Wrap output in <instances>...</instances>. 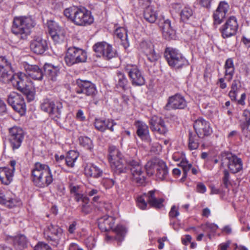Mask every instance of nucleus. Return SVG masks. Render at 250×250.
I'll return each mask as SVG.
<instances>
[{
    "mask_svg": "<svg viewBox=\"0 0 250 250\" xmlns=\"http://www.w3.org/2000/svg\"><path fill=\"white\" fill-rule=\"evenodd\" d=\"M47 25L52 39L56 44H60L65 40V32L63 28L54 21H48Z\"/></svg>",
    "mask_w": 250,
    "mask_h": 250,
    "instance_id": "f8f14e48",
    "label": "nucleus"
},
{
    "mask_svg": "<svg viewBox=\"0 0 250 250\" xmlns=\"http://www.w3.org/2000/svg\"><path fill=\"white\" fill-rule=\"evenodd\" d=\"M171 27H172V26L170 21L168 19H167L164 21L163 25L162 27V32H163V31L168 30Z\"/></svg>",
    "mask_w": 250,
    "mask_h": 250,
    "instance_id": "680f3d73",
    "label": "nucleus"
},
{
    "mask_svg": "<svg viewBox=\"0 0 250 250\" xmlns=\"http://www.w3.org/2000/svg\"><path fill=\"white\" fill-rule=\"evenodd\" d=\"M165 57L168 65L175 69H180L189 65L188 60L178 50L172 47H167Z\"/></svg>",
    "mask_w": 250,
    "mask_h": 250,
    "instance_id": "0eeeda50",
    "label": "nucleus"
},
{
    "mask_svg": "<svg viewBox=\"0 0 250 250\" xmlns=\"http://www.w3.org/2000/svg\"><path fill=\"white\" fill-rule=\"evenodd\" d=\"M24 68L26 74L32 79L36 80L41 81L43 78V72L37 65L26 64Z\"/></svg>",
    "mask_w": 250,
    "mask_h": 250,
    "instance_id": "c85d7f7f",
    "label": "nucleus"
},
{
    "mask_svg": "<svg viewBox=\"0 0 250 250\" xmlns=\"http://www.w3.org/2000/svg\"><path fill=\"white\" fill-rule=\"evenodd\" d=\"M223 183L225 187L226 188L230 185L231 182L230 181L229 173L228 170L225 169L223 171Z\"/></svg>",
    "mask_w": 250,
    "mask_h": 250,
    "instance_id": "3c124183",
    "label": "nucleus"
},
{
    "mask_svg": "<svg viewBox=\"0 0 250 250\" xmlns=\"http://www.w3.org/2000/svg\"><path fill=\"white\" fill-rule=\"evenodd\" d=\"M11 63L4 56H0V81L7 83L9 82L10 77L13 75L11 71Z\"/></svg>",
    "mask_w": 250,
    "mask_h": 250,
    "instance_id": "4be33fe9",
    "label": "nucleus"
},
{
    "mask_svg": "<svg viewBox=\"0 0 250 250\" xmlns=\"http://www.w3.org/2000/svg\"><path fill=\"white\" fill-rule=\"evenodd\" d=\"M18 90L24 94L28 102L34 100L35 91L27 83V78L25 74L21 72L13 74L10 77L9 82Z\"/></svg>",
    "mask_w": 250,
    "mask_h": 250,
    "instance_id": "39448f33",
    "label": "nucleus"
},
{
    "mask_svg": "<svg viewBox=\"0 0 250 250\" xmlns=\"http://www.w3.org/2000/svg\"><path fill=\"white\" fill-rule=\"evenodd\" d=\"M230 245V241H228L225 243H222L219 245L218 250H227Z\"/></svg>",
    "mask_w": 250,
    "mask_h": 250,
    "instance_id": "69168bd1",
    "label": "nucleus"
},
{
    "mask_svg": "<svg viewBox=\"0 0 250 250\" xmlns=\"http://www.w3.org/2000/svg\"><path fill=\"white\" fill-rule=\"evenodd\" d=\"M0 204L9 208L20 206L21 201L10 191L0 192Z\"/></svg>",
    "mask_w": 250,
    "mask_h": 250,
    "instance_id": "5701e85b",
    "label": "nucleus"
},
{
    "mask_svg": "<svg viewBox=\"0 0 250 250\" xmlns=\"http://www.w3.org/2000/svg\"><path fill=\"white\" fill-rule=\"evenodd\" d=\"M163 35L166 40L173 39L175 37V31L172 27L168 30L163 31Z\"/></svg>",
    "mask_w": 250,
    "mask_h": 250,
    "instance_id": "8fccbe9b",
    "label": "nucleus"
},
{
    "mask_svg": "<svg viewBox=\"0 0 250 250\" xmlns=\"http://www.w3.org/2000/svg\"><path fill=\"white\" fill-rule=\"evenodd\" d=\"M115 181L111 178L108 177H104L101 181L102 185L105 189H109L111 188L115 184Z\"/></svg>",
    "mask_w": 250,
    "mask_h": 250,
    "instance_id": "09e8293b",
    "label": "nucleus"
},
{
    "mask_svg": "<svg viewBox=\"0 0 250 250\" xmlns=\"http://www.w3.org/2000/svg\"><path fill=\"white\" fill-rule=\"evenodd\" d=\"M79 142L81 146L88 150L90 152L93 151L94 145L93 141L88 137L81 136L79 138Z\"/></svg>",
    "mask_w": 250,
    "mask_h": 250,
    "instance_id": "c03bdc74",
    "label": "nucleus"
},
{
    "mask_svg": "<svg viewBox=\"0 0 250 250\" xmlns=\"http://www.w3.org/2000/svg\"><path fill=\"white\" fill-rule=\"evenodd\" d=\"M76 118L80 121H83L85 119L83 112L82 110L79 109L76 114Z\"/></svg>",
    "mask_w": 250,
    "mask_h": 250,
    "instance_id": "338daca9",
    "label": "nucleus"
},
{
    "mask_svg": "<svg viewBox=\"0 0 250 250\" xmlns=\"http://www.w3.org/2000/svg\"><path fill=\"white\" fill-rule=\"evenodd\" d=\"M7 102L13 109L23 115L26 111V105L23 97L16 92H11L7 97Z\"/></svg>",
    "mask_w": 250,
    "mask_h": 250,
    "instance_id": "2eb2a0df",
    "label": "nucleus"
},
{
    "mask_svg": "<svg viewBox=\"0 0 250 250\" xmlns=\"http://www.w3.org/2000/svg\"><path fill=\"white\" fill-rule=\"evenodd\" d=\"M55 159H56V162L59 164V166L60 167H62V164L63 163H65V157L64 156V155H61V156H59L58 155H57L56 154L55 156Z\"/></svg>",
    "mask_w": 250,
    "mask_h": 250,
    "instance_id": "052dcab7",
    "label": "nucleus"
},
{
    "mask_svg": "<svg viewBox=\"0 0 250 250\" xmlns=\"http://www.w3.org/2000/svg\"><path fill=\"white\" fill-rule=\"evenodd\" d=\"M115 80L117 86L120 87L124 89L126 88L128 84V81L124 73L120 71L117 72Z\"/></svg>",
    "mask_w": 250,
    "mask_h": 250,
    "instance_id": "79ce46f5",
    "label": "nucleus"
},
{
    "mask_svg": "<svg viewBox=\"0 0 250 250\" xmlns=\"http://www.w3.org/2000/svg\"><path fill=\"white\" fill-rule=\"evenodd\" d=\"M63 14L74 24L79 26L90 25L94 21L93 17L88 11L76 6L66 8L63 11Z\"/></svg>",
    "mask_w": 250,
    "mask_h": 250,
    "instance_id": "20e7f679",
    "label": "nucleus"
},
{
    "mask_svg": "<svg viewBox=\"0 0 250 250\" xmlns=\"http://www.w3.org/2000/svg\"><path fill=\"white\" fill-rule=\"evenodd\" d=\"M115 223L114 219L112 216H104L99 219L98 226L103 231H107L112 229Z\"/></svg>",
    "mask_w": 250,
    "mask_h": 250,
    "instance_id": "7c9ffc66",
    "label": "nucleus"
},
{
    "mask_svg": "<svg viewBox=\"0 0 250 250\" xmlns=\"http://www.w3.org/2000/svg\"><path fill=\"white\" fill-rule=\"evenodd\" d=\"M36 23L30 16L15 17L13 21L11 31L19 39H27Z\"/></svg>",
    "mask_w": 250,
    "mask_h": 250,
    "instance_id": "7ed1b4c3",
    "label": "nucleus"
},
{
    "mask_svg": "<svg viewBox=\"0 0 250 250\" xmlns=\"http://www.w3.org/2000/svg\"><path fill=\"white\" fill-rule=\"evenodd\" d=\"M77 223L76 221L72 222L69 226L68 231L70 234L74 233L77 228Z\"/></svg>",
    "mask_w": 250,
    "mask_h": 250,
    "instance_id": "bf43d9fd",
    "label": "nucleus"
},
{
    "mask_svg": "<svg viewBox=\"0 0 250 250\" xmlns=\"http://www.w3.org/2000/svg\"><path fill=\"white\" fill-rule=\"evenodd\" d=\"M68 250H83L78 244L74 243H71L68 247Z\"/></svg>",
    "mask_w": 250,
    "mask_h": 250,
    "instance_id": "774afa93",
    "label": "nucleus"
},
{
    "mask_svg": "<svg viewBox=\"0 0 250 250\" xmlns=\"http://www.w3.org/2000/svg\"><path fill=\"white\" fill-rule=\"evenodd\" d=\"M193 12L192 8L189 6H184L180 12V17L181 20L186 22L193 15Z\"/></svg>",
    "mask_w": 250,
    "mask_h": 250,
    "instance_id": "49530a36",
    "label": "nucleus"
},
{
    "mask_svg": "<svg viewBox=\"0 0 250 250\" xmlns=\"http://www.w3.org/2000/svg\"><path fill=\"white\" fill-rule=\"evenodd\" d=\"M222 165H226L232 173L240 172L243 169V162L241 158L228 152L221 154Z\"/></svg>",
    "mask_w": 250,
    "mask_h": 250,
    "instance_id": "1a4fd4ad",
    "label": "nucleus"
},
{
    "mask_svg": "<svg viewBox=\"0 0 250 250\" xmlns=\"http://www.w3.org/2000/svg\"><path fill=\"white\" fill-rule=\"evenodd\" d=\"M218 228V226L215 224L207 223L205 225L204 230L208 233L207 235L210 239L211 233L215 232Z\"/></svg>",
    "mask_w": 250,
    "mask_h": 250,
    "instance_id": "de8ad7c7",
    "label": "nucleus"
},
{
    "mask_svg": "<svg viewBox=\"0 0 250 250\" xmlns=\"http://www.w3.org/2000/svg\"><path fill=\"white\" fill-rule=\"evenodd\" d=\"M93 49L97 56L102 57L105 60H110L118 55L117 50L111 44L105 42L96 43L93 46Z\"/></svg>",
    "mask_w": 250,
    "mask_h": 250,
    "instance_id": "9d476101",
    "label": "nucleus"
},
{
    "mask_svg": "<svg viewBox=\"0 0 250 250\" xmlns=\"http://www.w3.org/2000/svg\"><path fill=\"white\" fill-rule=\"evenodd\" d=\"M238 29L237 19L234 16H231L220 27L219 31L223 39L230 38L236 35Z\"/></svg>",
    "mask_w": 250,
    "mask_h": 250,
    "instance_id": "4468645a",
    "label": "nucleus"
},
{
    "mask_svg": "<svg viewBox=\"0 0 250 250\" xmlns=\"http://www.w3.org/2000/svg\"><path fill=\"white\" fill-rule=\"evenodd\" d=\"M117 123L114 120L110 119L103 120L96 119L94 122V126L97 130L101 132H104L106 130H109L111 132L114 131V127Z\"/></svg>",
    "mask_w": 250,
    "mask_h": 250,
    "instance_id": "a878e982",
    "label": "nucleus"
},
{
    "mask_svg": "<svg viewBox=\"0 0 250 250\" xmlns=\"http://www.w3.org/2000/svg\"><path fill=\"white\" fill-rule=\"evenodd\" d=\"M150 128L153 132L165 135L168 132V129L164 121L156 116L151 117L149 120Z\"/></svg>",
    "mask_w": 250,
    "mask_h": 250,
    "instance_id": "393cba45",
    "label": "nucleus"
},
{
    "mask_svg": "<svg viewBox=\"0 0 250 250\" xmlns=\"http://www.w3.org/2000/svg\"><path fill=\"white\" fill-rule=\"evenodd\" d=\"M242 116L244 118V121L241 125L242 132L245 136L250 138V111L248 109H245L243 112Z\"/></svg>",
    "mask_w": 250,
    "mask_h": 250,
    "instance_id": "72a5a7b5",
    "label": "nucleus"
},
{
    "mask_svg": "<svg viewBox=\"0 0 250 250\" xmlns=\"http://www.w3.org/2000/svg\"><path fill=\"white\" fill-rule=\"evenodd\" d=\"M34 250H51V249L48 244L39 242L35 246Z\"/></svg>",
    "mask_w": 250,
    "mask_h": 250,
    "instance_id": "603ef678",
    "label": "nucleus"
},
{
    "mask_svg": "<svg viewBox=\"0 0 250 250\" xmlns=\"http://www.w3.org/2000/svg\"><path fill=\"white\" fill-rule=\"evenodd\" d=\"M103 173V170L94 164H88L84 168V173L88 177L98 178L102 175Z\"/></svg>",
    "mask_w": 250,
    "mask_h": 250,
    "instance_id": "f704fd0d",
    "label": "nucleus"
},
{
    "mask_svg": "<svg viewBox=\"0 0 250 250\" xmlns=\"http://www.w3.org/2000/svg\"><path fill=\"white\" fill-rule=\"evenodd\" d=\"M196 190L199 193H204L207 190V188L203 183H199L197 185Z\"/></svg>",
    "mask_w": 250,
    "mask_h": 250,
    "instance_id": "4d7b16f0",
    "label": "nucleus"
},
{
    "mask_svg": "<svg viewBox=\"0 0 250 250\" xmlns=\"http://www.w3.org/2000/svg\"><path fill=\"white\" fill-rule=\"evenodd\" d=\"M31 177L34 185L40 188L47 187L53 180L49 166L40 162L34 164L31 172Z\"/></svg>",
    "mask_w": 250,
    "mask_h": 250,
    "instance_id": "f03ea898",
    "label": "nucleus"
},
{
    "mask_svg": "<svg viewBox=\"0 0 250 250\" xmlns=\"http://www.w3.org/2000/svg\"><path fill=\"white\" fill-rule=\"evenodd\" d=\"M108 153L111 167L116 173H126L130 170L133 181L139 186L145 184V173L139 160L128 155L123 156L119 150L113 146L109 147Z\"/></svg>",
    "mask_w": 250,
    "mask_h": 250,
    "instance_id": "f257e3e1",
    "label": "nucleus"
},
{
    "mask_svg": "<svg viewBox=\"0 0 250 250\" xmlns=\"http://www.w3.org/2000/svg\"><path fill=\"white\" fill-rule=\"evenodd\" d=\"M135 125L138 136L142 140L149 142L150 138L147 125L145 123L139 121L135 123Z\"/></svg>",
    "mask_w": 250,
    "mask_h": 250,
    "instance_id": "c756f323",
    "label": "nucleus"
},
{
    "mask_svg": "<svg viewBox=\"0 0 250 250\" xmlns=\"http://www.w3.org/2000/svg\"><path fill=\"white\" fill-rule=\"evenodd\" d=\"M13 245L16 249L22 250L27 247V240L23 235H19L13 238Z\"/></svg>",
    "mask_w": 250,
    "mask_h": 250,
    "instance_id": "e433bc0d",
    "label": "nucleus"
},
{
    "mask_svg": "<svg viewBox=\"0 0 250 250\" xmlns=\"http://www.w3.org/2000/svg\"><path fill=\"white\" fill-rule=\"evenodd\" d=\"M146 169L149 175H152L156 171L157 178L161 180L166 179L168 175L166 164L162 160H158L155 162H148L146 165Z\"/></svg>",
    "mask_w": 250,
    "mask_h": 250,
    "instance_id": "9b49d317",
    "label": "nucleus"
},
{
    "mask_svg": "<svg viewBox=\"0 0 250 250\" xmlns=\"http://www.w3.org/2000/svg\"><path fill=\"white\" fill-rule=\"evenodd\" d=\"M179 166L183 168L184 171V177H187V173L189 170H191V173L194 175H196L199 172L198 168L192 167V165L189 163L187 160H184L183 159L179 164Z\"/></svg>",
    "mask_w": 250,
    "mask_h": 250,
    "instance_id": "4c0bfd02",
    "label": "nucleus"
},
{
    "mask_svg": "<svg viewBox=\"0 0 250 250\" xmlns=\"http://www.w3.org/2000/svg\"><path fill=\"white\" fill-rule=\"evenodd\" d=\"M193 127L196 134L201 138L211 135L213 132L210 123L202 117L194 121Z\"/></svg>",
    "mask_w": 250,
    "mask_h": 250,
    "instance_id": "a211bd4d",
    "label": "nucleus"
},
{
    "mask_svg": "<svg viewBox=\"0 0 250 250\" xmlns=\"http://www.w3.org/2000/svg\"><path fill=\"white\" fill-rule=\"evenodd\" d=\"M14 169L8 167H0V180L5 185H9L13 180Z\"/></svg>",
    "mask_w": 250,
    "mask_h": 250,
    "instance_id": "2f4dec72",
    "label": "nucleus"
},
{
    "mask_svg": "<svg viewBox=\"0 0 250 250\" xmlns=\"http://www.w3.org/2000/svg\"><path fill=\"white\" fill-rule=\"evenodd\" d=\"M187 105V103L184 97L179 94H176L169 97L167 103L165 106V109H183Z\"/></svg>",
    "mask_w": 250,
    "mask_h": 250,
    "instance_id": "412c9836",
    "label": "nucleus"
},
{
    "mask_svg": "<svg viewBox=\"0 0 250 250\" xmlns=\"http://www.w3.org/2000/svg\"><path fill=\"white\" fill-rule=\"evenodd\" d=\"M144 17L146 21L154 23L157 18V14L151 7H148L145 10Z\"/></svg>",
    "mask_w": 250,
    "mask_h": 250,
    "instance_id": "37998d69",
    "label": "nucleus"
},
{
    "mask_svg": "<svg viewBox=\"0 0 250 250\" xmlns=\"http://www.w3.org/2000/svg\"><path fill=\"white\" fill-rule=\"evenodd\" d=\"M114 231L115 232L116 235L115 236L106 235L107 240L114 239L119 242H121L123 240L125 233V228L123 226H119L114 229Z\"/></svg>",
    "mask_w": 250,
    "mask_h": 250,
    "instance_id": "58836bf2",
    "label": "nucleus"
},
{
    "mask_svg": "<svg viewBox=\"0 0 250 250\" xmlns=\"http://www.w3.org/2000/svg\"><path fill=\"white\" fill-rule=\"evenodd\" d=\"M9 140L13 149L19 148L23 140V130L18 126H13L9 129Z\"/></svg>",
    "mask_w": 250,
    "mask_h": 250,
    "instance_id": "aec40b11",
    "label": "nucleus"
},
{
    "mask_svg": "<svg viewBox=\"0 0 250 250\" xmlns=\"http://www.w3.org/2000/svg\"><path fill=\"white\" fill-rule=\"evenodd\" d=\"M86 59L87 54L85 51L76 47L68 48L64 57L65 62L68 66L84 62H86Z\"/></svg>",
    "mask_w": 250,
    "mask_h": 250,
    "instance_id": "6e6552de",
    "label": "nucleus"
},
{
    "mask_svg": "<svg viewBox=\"0 0 250 250\" xmlns=\"http://www.w3.org/2000/svg\"><path fill=\"white\" fill-rule=\"evenodd\" d=\"M54 104L55 105L52 106L49 115L52 118L59 119L61 117L63 108L62 103L60 100H55Z\"/></svg>",
    "mask_w": 250,
    "mask_h": 250,
    "instance_id": "c9c22d12",
    "label": "nucleus"
},
{
    "mask_svg": "<svg viewBox=\"0 0 250 250\" xmlns=\"http://www.w3.org/2000/svg\"><path fill=\"white\" fill-rule=\"evenodd\" d=\"M224 69L225 70L224 77L219 78L217 83L219 87L223 89L226 88L227 86L225 80L230 82L235 73V67L233 60L232 58H228L226 60Z\"/></svg>",
    "mask_w": 250,
    "mask_h": 250,
    "instance_id": "dca6fc26",
    "label": "nucleus"
},
{
    "mask_svg": "<svg viewBox=\"0 0 250 250\" xmlns=\"http://www.w3.org/2000/svg\"><path fill=\"white\" fill-rule=\"evenodd\" d=\"M30 48L35 53L42 54L48 49L47 41L41 37H37L31 42Z\"/></svg>",
    "mask_w": 250,
    "mask_h": 250,
    "instance_id": "cd10ccee",
    "label": "nucleus"
},
{
    "mask_svg": "<svg viewBox=\"0 0 250 250\" xmlns=\"http://www.w3.org/2000/svg\"><path fill=\"white\" fill-rule=\"evenodd\" d=\"M91 211V208L88 204V200L87 202H83L82 205L81 211L85 214L89 213Z\"/></svg>",
    "mask_w": 250,
    "mask_h": 250,
    "instance_id": "5fc2aeb1",
    "label": "nucleus"
},
{
    "mask_svg": "<svg viewBox=\"0 0 250 250\" xmlns=\"http://www.w3.org/2000/svg\"><path fill=\"white\" fill-rule=\"evenodd\" d=\"M158 194V191L152 190L138 196L136 200L138 207L141 209H145L148 203L152 207L156 208H161L163 207L164 199L159 198Z\"/></svg>",
    "mask_w": 250,
    "mask_h": 250,
    "instance_id": "423d86ee",
    "label": "nucleus"
},
{
    "mask_svg": "<svg viewBox=\"0 0 250 250\" xmlns=\"http://www.w3.org/2000/svg\"><path fill=\"white\" fill-rule=\"evenodd\" d=\"M125 32V31L124 29L118 28L116 30L115 34L119 39H120L121 40H123Z\"/></svg>",
    "mask_w": 250,
    "mask_h": 250,
    "instance_id": "e2e57ef3",
    "label": "nucleus"
},
{
    "mask_svg": "<svg viewBox=\"0 0 250 250\" xmlns=\"http://www.w3.org/2000/svg\"><path fill=\"white\" fill-rule=\"evenodd\" d=\"M44 71L48 80L52 82L57 81V76L59 72V68L51 64L45 63L43 66Z\"/></svg>",
    "mask_w": 250,
    "mask_h": 250,
    "instance_id": "473e14b6",
    "label": "nucleus"
},
{
    "mask_svg": "<svg viewBox=\"0 0 250 250\" xmlns=\"http://www.w3.org/2000/svg\"><path fill=\"white\" fill-rule=\"evenodd\" d=\"M200 137L190 132L188 134V148L190 150L197 149L199 146V138Z\"/></svg>",
    "mask_w": 250,
    "mask_h": 250,
    "instance_id": "ea45409f",
    "label": "nucleus"
},
{
    "mask_svg": "<svg viewBox=\"0 0 250 250\" xmlns=\"http://www.w3.org/2000/svg\"><path fill=\"white\" fill-rule=\"evenodd\" d=\"M78 87L76 92L78 94L83 93L88 96H94L97 93L95 85L89 81L79 80L77 81Z\"/></svg>",
    "mask_w": 250,
    "mask_h": 250,
    "instance_id": "b1692460",
    "label": "nucleus"
},
{
    "mask_svg": "<svg viewBox=\"0 0 250 250\" xmlns=\"http://www.w3.org/2000/svg\"><path fill=\"white\" fill-rule=\"evenodd\" d=\"M78 157V154L75 151H69L65 156V164L69 167H73Z\"/></svg>",
    "mask_w": 250,
    "mask_h": 250,
    "instance_id": "a19ab883",
    "label": "nucleus"
},
{
    "mask_svg": "<svg viewBox=\"0 0 250 250\" xmlns=\"http://www.w3.org/2000/svg\"><path fill=\"white\" fill-rule=\"evenodd\" d=\"M172 158L175 161H180V162H181L183 159L184 160H187L184 158V156L179 154L178 152L174 153L172 156Z\"/></svg>",
    "mask_w": 250,
    "mask_h": 250,
    "instance_id": "0e129e2a",
    "label": "nucleus"
},
{
    "mask_svg": "<svg viewBox=\"0 0 250 250\" xmlns=\"http://www.w3.org/2000/svg\"><path fill=\"white\" fill-rule=\"evenodd\" d=\"M69 188L70 193L73 196L82 191L81 190L80 186L78 185H73L72 184H71L69 186Z\"/></svg>",
    "mask_w": 250,
    "mask_h": 250,
    "instance_id": "864d4df0",
    "label": "nucleus"
},
{
    "mask_svg": "<svg viewBox=\"0 0 250 250\" xmlns=\"http://www.w3.org/2000/svg\"><path fill=\"white\" fill-rule=\"evenodd\" d=\"M54 101L55 100L49 98L43 99L41 104V109L49 114L52 108V106L55 105L54 104Z\"/></svg>",
    "mask_w": 250,
    "mask_h": 250,
    "instance_id": "a18cd8bd",
    "label": "nucleus"
},
{
    "mask_svg": "<svg viewBox=\"0 0 250 250\" xmlns=\"http://www.w3.org/2000/svg\"><path fill=\"white\" fill-rule=\"evenodd\" d=\"M229 8V5L227 2L225 1L220 2L213 15L214 24L218 25L222 22Z\"/></svg>",
    "mask_w": 250,
    "mask_h": 250,
    "instance_id": "bb28decb",
    "label": "nucleus"
},
{
    "mask_svg": "<svg viewBox=\"0 0 250 250\" xmlns=\"http://www.w3.org/2000/svg\"><path fill=\"white\" fill-rule=\"evenodd\" d=\"M139 48L151 62H155L160 58V55L154 50V46L150 41H143L140 43Z\"/></svg>",
    "mask_w": 250,
    "mask_h": 250,
    "instance_id": "6ab92c4d",
    "label": "nucleus"
},
{
    "mask_svg": "<svg viewBox=\"0 0 250 250\" xmlns=\"http://www.w3.org/2000/svg\"><path fill=\"white\" fill-rule=\"evenodd\" d=\"M179 215V212L177 209L176 207L175 206H172L169 212V217L171 218H174L178 216Z\"/></svg>",
    "mask_w": 250,
    "mask_h": 250,
    "instance_id": "13d9d810",
    "label": "nucleus"
},
{
    "mask_svg": "<svg viewBox=\"0 0 250 250\" xmlns=\"http://www.w3.org/2000/svg\"><path fill=\"white\" fill-rule=\"evenodd\" d=\"M62 234L63 229L58 225L52 223L48 224L44 230L45 237L55 246L59 244Z\"/></svg>",
    "mask_w": 250,
    "mask_h": 250,
    "instance_id": "ddd939ff",
    "label": "nucleus"
},
{
    "mask_svg": "<svg viewBox=\"0 0 250 250\" xmlns=\"http://www.w3.org/2000/svg\"><path fill=\"white\" fill-rule=\"evenodd\" d=\"M73 197H74L75 201L77 202L82 201L83 203L87 202V198L83 195L82 191L75 195Z\"/></svg>",
    "mask_w": 250,
    "mask_h": 250,
    "instance_id": "6e6d98bb",
    "label": "nucleus"
},
{
    "mask_svg": "<svg viewBox=\"0 0 250 250\" xmlns=\"http://www.w3.org/2000/svg\"><path fill=\"white\" fill-rule=\"evenodd\" d=\"M125 70L128 74L132 85L141 86L145 84V80L142 72L136 65L127 64Z\"/></svg>",
    "mask_w": 250,
    "mask_h": 250,
    "instance_id": "f3484780",
    "label": "nucleus"
}]
</instances>
